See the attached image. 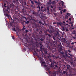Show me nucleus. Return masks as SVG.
<instances>
[{
    "instance_id": "f257e3e1",
    "label": "nucleus",
    "mask_w": 76,
    "mask_h": 76,
    "mask_svg": "<svg viewBox=\"0 0 76 76\" xmlns=\"http://www.w3.org/2000/svg\"><path fill=\"white\" fill-rule=\"evenodd\" d=\"M47 48H48V49L50 50V52L49 53L48 51L46 50L44 51V54H46L47 55L48 54V55H49L50 56V57H53L54 58V59H55L56 60H57V59L58 58V57L55 56L54 55H53V54L57 50L56 49V48H54V47H53L52 45H51V47L48 45Z\"/></svg>"
},
{
    "instance_id": "f03ea898",
    "label": "nucleus",
    "mask_w": 76,
    "mask_h": 76,
    "mask_svg": "<svg viewBox=\"0 0 76 76\" xmlns=\"http://www.w3.org/2000/svg\"><path fill=\"white\" fill-rule=\"evenodd\" d=\"M9 8L7 9L6 10V12L4 14L5 16H6L7 17H8V19H10V18L11 19L10 20H11L12 22H10V24L11 25V26H12V24L14 22V20L12 19V18L11 17V16H10V15H9V13L10 12H9Z\"/></svg>"
},
{
    "instance_id": "7ed1b4c3",
    "label": "nucleus",
    "mask_w": 76,
    "mask_h": 76,
    "mask_svg": "<svg viewBox=\"0 0 76 76\" xmlns=\"http://www.w3.org/2000/svg\"><path fill=\"white\" fill-rule=\"evenodd\" d=\"M50 67H53V66L54 68H58V63L56 62L53 61L51 62V65L50 66Z\"/></svg>"
},
{
    "instance_id": "20e7f679",
    "label": "nucleus",
    "mask_w": 76,
    "mask_h": 76,
    "mask_svg": "<svg viewBox=\"0 0 76 76\" xmlns=\"http://www.w3.org/2000/svg\"><path fill=\"white\" fill-rule=\"evenodd\" d=\"M71 66L69 65H66V67L67 69L69 70V72H74L76 71V69L74 68H70Z\"/></svg>"
},
{
    "instance_id": "39448f33",
    "label": "nucleus",
    "mask_w": 76,
    "mask_h": 76,
    "mask_svg": "<svg viewBox=\"0 0 76 76\" xmlns=\"http://www.w3.org/2000/svg\"><path fill=\"white\" fill-rule=\"evenodd\" d=\"M65 53L62 51L61 53V54L62 55L63 57H67V51L66 50L65 51Z\"/></svg>"
},
{
    "instance_id": "423d86ee",
    "label": "nucleus",
    "mask_w": 76,
    "mask_h": 76,
    "mask_svg": "<svg viewBox=\"0 0 76 76\" xmlns=\"http://www.w3.org/2000/svg\"><path fill=\"white\" fill-rule=\"evenodd\" d=\"M67 73H68L67 71H63L62 75H63V74L65 75V74H66V76H73L72 75L68 74Z\"/></svg>"
},
{
    "instance_id": "0eeeda50",
    "label": "nucleus",
    "mask_w": 76,
    "mask_h": 76,
    "mask_svg": "<svg viewBox=\"0 0 76 76\" xmlns=\"http://www.w3.org/2000/svg\"><path fill=\"white\" fill-rule=\"evenodd\" d=\"M58 46L60 47V48L58 49V51L59 52H60V51H62L63 49H62V46H61V44L60 42L59 44H58Z\"/></svg>"
},
{
    "instance_id": "6e6552de",
    "label": "nucleus",
    "mask_w": 76,
    "mask_h": 76,
    "mask_svg": "<svg viewBox=\"0 0 76 76\" xmlns=\"http://www.w3.org/2000/svg\"><path fill=\"white\" fill-rule=\"evenodd\" d=\"M53 38L54 40V42H57V39H60V37H56V36H53Z\"/></svg>"
},
{
    "instance_id": "1a4fd4ad",
    "label": "nucleus",
    "mask_w": 76,
    "mask_h": 76,
    "mask_svg": "<svg viewBox=\"0 0 76 76\" xmlns=\"http://www.w3.org/2000/svg\"><path fill=\"white\" fill-rule=\"evenodd\" d=\"M39 11L40 12H44V7L42 6L41 7L40 9H39Z\"/></svg>"
},
{
    "instance_id": "9d476101",
    "label": "nucleus",
    "mask_w": 76,
    "mask_h": 76,
    "mask_svg": "<svg viewBox=\"0 0 76 76\" xmlns=\"http://www.w3.org/2000/svg\"><path fill=\"white\" fill-rule=\"evenodd\" d=\"M71 15V14H70L69 13H66L65 15V18L66 19H67L68 18V17L69 16H70Z\"/></svg>"
},
{
    "instance_id": "9b49d317",
    "label": "nucleus",
    "mask_w": 76,
    "mask_h": 76,
    "mask_svg": "<svg viewBox=\"0 0 76 76\" xmlns=\"http://www.w3.org/2000/svg\"><path fill=\"white\" fill-rule=\"evenodd\" d=\"M35 26L36 28H37V31H38L39 29V26L38 25L36 24H35Z\"/></svg>"
},
{
    "instance_id": "f8f14e48",
    "label": "nucleus",
    "mask_w": 76,
    "mask_h": 76,
    "mask_svg": "<svg viewBox=\"0 0 76 76\" xmlns=\"http://www.w3.org/2000/svg\"><path fill=\"white\" fill-rule=\"evenodd\" d=\"M37 22L39 24H42V23L41 21V20H36Z\"/></svg>"
},
{
    "instance_id": "ddd939ff",
    "label": "nucleus",
    "mask_w": 76,
    "mask_h": 76,
    "mask_svg": "<svg viewBox=\"0 0 76 76\" xmlns=\"http://www.w3.org/2000/svg\"><path fill=\"white\" fill-rule=\"evenodd\" d=\"M52 2H51V0H49L48 2V5L49 6H51L52 4Z\"/></svg>"
},
{
    "instance_id": "4468645a",
    "label": "nucleus",
    "mask_w": 76,
    "mask_h": 76,
    "mask_svg": "<svg viewBox=\"0 0 76 76\" xmlns=\"http://www.w3.org/2000/svg\"><path fill=\"white\" fill-rule=\"evenodd\" d=\"M40 50H43V48H42V46H43V45H42V43H40Z\"/></svg>"
},
{
    "instance_id": "2eb2a0df",
    "label": "nucleus",
    "mask_w": 76,
    "mask_h": 76,
    "mask_svg": "<svg viewBox=\"0 0 76 76\" xmlns=\"http://www.w3.org/2000/svg\"><path fill=\"white\" fill-rule=\"evenodd\" d=\"M12 30H13L14 31H15L16 32H19V29H17V30H16V29H15V28H12Z\"/></svg>"
},
{
    "instance_id": "dca6fc26",
    "label": "nucleus",
    "mask_w": 76,
    "mask_h": 76,
    "mask_svg": "<svg viewBox=\"0 0 76 76\" xmlns=\"http://www.w3.org/2000/svg\"><path fill=\"white\" fill-rule=\"evenodd\" d=\"M40 18H41V19H42V20H45V17L42 15L40 17Z\"/></svg>"
},
{
    "instance_id": "f3484780",
    "label": "nucleus",
    "mask_w": 76,
    "mask_h": 76,
    "mask_svg": "<svg viewBox=\"0 0 76 76\" xmlns=\"http://www.w3.org/2000/svg\"><path fill=\"white\" fill-rule=\"evenodd\" d=\"M59 35V34H58V32H57V34L56 33L54 34L55 37H60Z\"/></svg>"
},
{
    "instance_id": "a211bd4d",
    "label": "nucleus",
    "mask_w": 76,
    "mask_h": 76,
    "mask_svg": "<svg viewBox=\"0 0 76 76\" xmlns=\"http://www.w3.org/2000/svg\"><path fill=\"white\" fill-rule=\"evenodd\" d=\"M42 66H43L44 67H45L46 69H47L48 70L49 69V68H48V67H47V65H43Z\"/></svg>"
},
{
    "instance_id": "6ab92c4d",
    "label": "nucleus",
    "mask_w": 76,
    "mask_h": 76,
    "mask_svg": "<svg viewBox=\"0 0 76 76\" xmlns=\"http://www.w3.org/2000/svg\"><path fill=\"white\" fill-rule=\"evenodd\" d=\"M13 2L15 4H17L18 3V0H14L13 1Z\"/></svg>"
},
{
    "instance_id": "aec40b11",
    "label": "nucleus",
    "mask_w": 76,
    "mask_h": 76,
    "mask_svg": "<svg viewBox=\"0 0 76 76\" xmlns=\"http://www.w3.org/2000/svg\"><path fill=\"white\" fill-rule=\"evenodd\" d=\"M34 53H33V54L34 56H37V53L35 50H34Z\"/></svg>"
},
{
    "instance_id": "412c9836",
    "label": "nucleus",
    "mask_w": 76,
    "mask_h": 76,
    "mask_svg": "<svg viewBox=\"0 0 76 76\" xmlns=\"http://www.w3.org/2000/svg\"><path fill=\"white\" fill-rule=\"evenodd\" d=\"M62 24H63L62 23H59V22H58L57 23V26H58L59 25H60V26H62Z\"/></svg>"
},
{
    "instance_id": "4be33fe9",
    "label": "nucleus",
    "mask_w": 76,
    "mask_h": 76,
    "mask_svg": "<svg viewBox=\"0 0 76 76\" xmlns=\"http://www.w3.org/2000/svg\"><path fill=\"white\" fill-rule=\"evenodd\" d=\"M70 42L71 43V45H75V44H76V42H72V41H70Z\"/></svg>"
},
{
    "instance_id": "5701e85b",
    "label": "nucleus",
    "mask_w": 76,
    "mask_h": 76,
    "mask_svg": "<svg viewBox=\"0 0 76 76\" xmlns=\"http://www.w3.org/2000/svg\"><path fill=\"white\" fill-rule=\"evenodd\" d=\"M72 34H75V36L76 37V31L75 30H74L72 31Z\"/></svg>"
},
{
    "instance_id": "b1692460",
    "label": "nucleus",
    "mask_w": 76,
    "mask_h": 76,
    "mask_svg": "<svg viewBox=\"0 0 76 76\" xmlns=\"http://www.w3.org/2000/svg\"><path fill=\"white\" fill-rule=\"evenodd\" d=\"M67 56H68L69 58H71V57H72L73 56L72 55V54L71 55L69 54L68 55H67Z\"/></svg>"
},
{
    "instance_id": "393cba45",
    "label": "nucleus",
    "mask_w": 76,
    "mask_h": 76,
    "mask_svg": "<svg viewBox=\"0 0 76 76\" xmlns=\"http://www.w3.org/2000/svg\"><path fill=\"white\" fill-rule=\"evenodd\" d=\"M71 65L72 67H75V64H74L73 62H71Z\"/></svg>"
},
{
    "instance_id": "a878e982",
    "label": "nucleus",
    "mask_w": 76,
    "mask_h": 76,
    "mask_svg": "<svg viewBox=\"0 0 76 76\" xmlns=\"http://www.w3.org/2000/svg\"><path fill=\"white\" fill-rule=\"evenodd\" d=\"M40 60V62L41 63H42V62H43L44 61V59H42V58H40L39 57V58Z\"/></svg>"
},
{
    "instance_id": "bb28decb",
    "label": "nucleus",
    "mask_w": 76,
    "mask_h": 76,
    "mask_svg": "<svg viewBox=\"0 0 76 76\" xmlns=\"http://www.w3.org/2000/svg\"><path fill=\"white\" fill-rule=\"evenodd\" d=\"M41 65L42 66H43V65L45 64V61H44V62H42L41 63Z\"/></svg>"
},
{
    "instance_id": "cd10ccee",
    "label": "nucleus",
    "mask_w": 76,
    "mask_h": 76,
    "mask_svg": "<svg viewBox=\"0 0 76 76\" xmlns=\"http://www.w3.org/2000/svg\"><path fill=\"white\" fill-rule=\"evenodd\" d=\"M24 22L26 24H28V23H29V22L28 20H27V21H24Z\"/></svg>"
},
{
    "instance_id": "c85d7f7f",
    "label": "nucleus",
    "mask_w": 76,
    "mask_h": 76,
    "mask_svg": "<svg viewBox=\"0 0 76 76\" xmlns=\"http://www.w3.org/2000/svg\"><path fill=\"white\" fill-rule=\"evenodd\" d=\"M53 30H54V29L53 28L50 29V33H53Z\"/></svg>"
},
{
    "instance_id": "c756f323",
    "label": "nucleus",
    "mask_w": 76,
    "mask_h": 76,
    "mask_svg": "<svg viewBox=\"0 0 76 76\" xmlns=\"http://www.w3.org/2000/svg\"><path fill=\"white\" fill-rule=\"evenodd\" d=\"M61 2L62 3V5H63V6H64V8H65L66 6L65 5L63 6V4H64V2H63V1H61Z\"/></svg>"
},
{
    "instance_id": "7c9ffc66",
    "label": "nucleus",
    "mask_w": 76,
    "mask_h": 76,
    "mask_svg": "<svg viewBox=\"0 0 76 76\" xmlns=\"http://www.w3.org/2000/svg\"><path fill=\"white\" fill-rule=\"evenodd\" d=\"M25 12H26V10L25 9H24L23 8L22 9V12H23V13H25Z\"/></svg>"
},
{
    "instance_id": "2f4dec72",
    "label": "nucleus",
    "mask_w": 76,
    "mask_h": 76,
    "mask_svg": "<svg viewBox=\"0 0 76 76\" xmlns=\"http://www.w3.org/2000/svg\"><path fill=\"white\" fill-rule=\"evenodd\" d=\"M46 9L47 10V12H49V9H50V8L49 7H47L46 8Z\"/></svg>"
},
{
    "instance_id": "473e14b6",
    "label": "nucleus",
    "mask_w": 76,
    "mask_h": 76,
    "mask_svg": "<svg viewBox=\"0 0 76 76\" xmlns=\"http://www.w3.org/2000/svg\"><path fill=\"white\" fill-rule=\"evenodd\" d=\"M72 39H76V36L75 37L72 36Z\"/></svg>"
},
{
    "instance_id": "72a5a7b5",
    "label": "nucleus",
    "mask_w": 76,
    "mask_h": 76,
    "mask_svg": "<svg viewBox=\"0 0 76 76\" xmlns=\"http://www.w3.org/2000/svg\"><path fill=\"white\" fill-rule=\"evenodd\" d=\"M32 13H33V15H36V12L34 11H33Z\"/></svg>"
},
{
    "instance_id": "f704fd0d",
    "label": "nucleus",
    "mask_w": 76,
    "mask_h": 76,
    "mask_svg": "<svg viewBox=\"0 0 76 76\" xmlns=\"http://www.w3.org/2000/svg\"><path fill=\"white\" fill-rule=\"evenodd\" d=\"M61 30H62V31H65L66 29H65V28H61Z\"/></svg>"
},
{
    "instance_id": "c9c22d12",
    "label": "nucleus",
    "mask_w": 76,
    "mask_h": 76,
    "mask_svg": "<svg viewBox=\"0 0 76 76\" xmlns=\"http://www.w3.org/2000/svg\"><path fill=\"white\" fill-rule=\"evenodd\" d=\"M40 5H38V6H37V8L38 9H40Z\"/></svg>"
},
{
    "instance_id": "e433bc0d",
    "label": "nucleus",
    "mask_w": 76,
    "mask_h": 76,
    "mask_svg": "<svg viewBox=\"0 0 76 76\" xmlns=\"http://www.w3.org/2000/svg\"><path fill=\"white\" fill-rule=\"evenodd\" d=\"M48 36L49 38H51V35L50 34H48Z\"/></svg>"
},
{
    "instance_id": "4c0bfd02",
    "label": "nucleus",
    "mask_w": 76,
    "mask_h": 76,
    "mask_svg": "<svg viewBox=\"0 0 76 76\" xmlns=\"http://www.w3.org/2000/svg\"><path fill=\"white\" fill-rule=\"evenodd\" d=\"M52 4H55V3H56V1H52Z\"/></svg>"
},
{
    "instance_id": "58836bf2",
    "label": "nucleus",
    "mask_w": 76,
    "mask_h": 76,
    "mask_svg": "<svg viewBox=\"0 0 76 76\" xmlns=\"http://www.w3.org/2000/svg\"><path fill=\"white\" fill-rule=\"evenodd\" d=\"M36 51H37V52H40V51H41V50H39L36 49Z\"/></svg>"
},
{
    "instance_id": "ea45409f",
    "label": "nucleus",
    "mask_w": 76,
    "mask_h": 76,
    "mask_svg": "<svg viewBox=\"0 0 76 76\" xmlns=\"http://www.w3.org/2000/svg\"><path fill=\"white\" fill-rule=\"evenodd\" d=\"M31 1V3H32L33 4H34V1Z\"/></svg>"
},
{
    "instance_id": "a19ab883",
    "label": "nucleus",
    "mask_w": 76,
    "mask_h": 76,
    "mask_svg": "<svg viewBox=\"0 0 76 76\" xmlns=\"http://www.w3.org/2000/svg\"><path fill=\"white\" fill-rule=\"evenodd\" d=\"M62 40H63V41H66V39L65 38H63Z\"/></svg>"
},
{
    "instance_id": "79ce46f5",
    "label": "nucleus",
    "mask_w": 76,
    "mask_h": 76,
    "mask_svg": "<svg viewBox=\"0 0 76 76\" xmlns=\"http://www.w3.org/2000/svg\"><path fill=\"white\" fill-rule=\"evenodd\" d=\"M44 11H45V12H47V8H44Z\"/></svg>"
},
{
    "instance_id": "37998d69",
    "label": "nucleus",
    "mask_w": 76,
    "mask_h": 76,
    "mask_svg": "<svg viewBox=\"0 0 76 76\" xmlns=\"http://www.w3.org/2000/svg\"><path fill=\"white\" fill-rule=\"evenodd\" d=\"M17 15L19 17L20 16V14L19 13H18Z\"/></svg>"
},
{
    "instance_id": "c03bdc74",
    "label": "nucleus",
    "mask_w": 76,
    "mask_h": 76,
    "mask_svg": "<svg viewBox=\"0 0 76 76\" xmlns=\"http://www.w3.org/2000/svg\"><path fill=\"white\" fill-rule=\"evenodd\" d=\"M31 7H32V8H34V5H32L31 6Z\"/></svg>"
},
{
    "instance_id": "a18cd8bd",
    "label": "nucleus",
    "mask_w": 76,
    "mask_h": 76,
    "mask_svg": "<svg viewBox=\"0 0 76 76\" xmlns=\"http://www.w3.org/2000/svg\"><path fill=\"white\" fill-rule=\"evenodd\" d=\"M40 40L42 41H44V39H42V38L40 39Z\"/></svg>"
},
{
    "instance_id": "49530a36",
    "label": "nucleus",
    "mask_w": 76,
    "mask_h": 76,
    "mask_svg": "<svg viewBox=\"0 0 76 76\" xmlns=\"http://www.w3.org/2000/svg\"><path fill=\"white\" fill-rule=\"evenodd\" d=\"M22 24L23 26H25V25L24 24V23H23V22L22 23Z\"/></svg>"
},
{
    "instance_id": "de8ad7c7",
    "label": "nucleus",
    "mask_w": 76,
    "mask_h": 76,
    "mask_svg": "<svg viewBox=\"0 0 76 76\" xmlns=\"http://www.w3.org/2000/svg\"><path fill=\"white\" fill-rule=\"evenodd\" d=\"M50 7V8H51V9H53L54 7V6H52V5H51V7Z\"/></svg>"
},
{
    "instance_id": "09e8293b",
    "label": "nucleus",
    "mask_w": 76,
    "mask_h": 76,
    "mask_svg": "<svg viewBox=\"0 0 76 76\" xmlns=\"http://www.w3.org/2000/svg\"><path fill=\"white\" fill-rule=\"evenodd\" d=\"M73 46H72V47H71V50H73V48H73Z\"/></svg>"
},
{
    "instance_id": "8fccbe9b",
    "label": "nucleus",
    "mask_w": 76,
    "mask_h": 76,
    "mask_svg": "<svg viewBox=\"0 0 76 76\" xmlns=\"http://www.w3.org/2000/svg\"><path fill=\"white\" fill-rule=\"evenodd\" d=\"M66 31H69V29L68 28H66Z\"/></svg>"
},
{
    "instance_id": "3c124183",
    "label": "nucleus",
    "mask_w": 76,
    "mask_h": 76,
    "mask_svg": "<svg viewBox=\"0 0 76 76\" xmlns=\"http://www.w3.org/2000/svg\"><path fill=\"white\" fill-rule=\"evenodd\" d=\"M24 5H26V2H24Z\"/></svg>"
},
{
    "instance_id": "603ef678",
    "label": "nucleus",
    "mask_w": 76,
    "mask_h": 76,
    "mask_svg": "<svg viewBox=\"0 0 76 76\" xmlns=\"http://www.w3.org/2000/svg\"><path fill=\"white\" fill-rule=\"evenodd\" d=\"M67 47H69L70 46V44H68V45H66Z\"/></svg>"
},
{
    "instance_id": "864d4df0",
    "label": "nucleus",
    "mask_w": 76,
    "mask_h": 76,
    "mask_svg": "<svg viewBox=\"0 0 76 76\" xmlns=\"http://www.w3.org/2000/svg\"><path fill=\"white\" fill-rule=\"evenodd\" d=\"M28 32V31L27 30H26V33H27Z\"/></svg>"
},
{
    "instance_id": "5fc2aeb1",
    "label": "nucleus",
    "mask_w": 76,
    "mask_h": 76,
    "mask_svg": "<svg viewBox=\"0 0 76 76\" xmlns=\"http://www.w3.org/2000/svg\"><path fill=\"white\" fill-rule=\"evenodd\" d=\"M68 51L69 53H71V50H68Z\"/></svg>"
},
{
    "instance_id": "6e6d98bb",
    "label": "nucleus",
    "mask_w": 76,
    "mask_h": 76,
    "mask_svg": "<svg viewBox=\"0 0 76 76\" xmlns=\"http://www.w3.org/2000/svg\"><path fill=\"white\" fill-rule=\"evenodd\" d=\"M69 21H71V20H72V19L71 18H69Z\"/></svg>"
},
{
    "instance_id": "4d7b16f0",
    "label": "nucleus",
    "mask_w": 76,
    "mask_h": 76,
    "mask_svg": "<svg viewBox=\"0 0 76 76\" xmlns=\"http://www.w3.org/2000/svg\"><path fill=\"white\" fill-rule=\"evenodd\" d=\"M40 32H39V34H40V32L41 33H42V31H41V30H40Z\"/></svg>"
},
{
    "instance_id": "13d9d810",
    "label": "nucleus",
    "mask_w": 76,
    "mask_h": 76,
    "mask_svg": "<svg viewBox=\"0 0 76 76\" xmlns=\"http://www.w3.org/2000/svg\"><path fill=\"white\" fill-rule=\"evenodd\" d=\"M4 4V7H7V6H6V4Z\"/></svg>"
},
{
    "instance_id": "bf43d9fd",
    "label": "nucleus",
    "mask_w": 76,
    "mask_h": 76,
    "mask_svg": "<svg viewBox=\"0 0 76 76\" xmlns=\"http://www.w3.org/2000/svg\"><path fill=\"white\" fill-rule=\"evenodd\" d=\"M47 31H48V32H50V30L48 29V30H47Z\"/></svg>"
},
{
    "instance_id": "052dcab7",
    "label": "nucleus",
    "mask_w": 76,
    "mask_h": 76,
    "mask_svg": "<svg viewBox=\"0 0 76 76\" xmlns=\"http://www.w3.org/2000/svg\"><path fill=\"white\" fill-rule=\"evenodd\" d=\"M73 50H74V51H76V49L74 48H73Z\"/></svg>"
},
{
    "instance_id": "680f3d73",
    "label": "nucleus",
    "mask_w": 76,
    "mask_h": 76,
    "mask_svg": "<svg viewBox=\"0 0 76 76\" xmlns=\"http://www.w3.org/2000/svg\"><path fill=\"white\" fill-rule=\"evenodd\" d=\"M24 29H25V27H23V29H22L23 31L24 30Z\"/></svg>"
},
{
    "instance_id": "e2e57ef3",
    "label": "nucleus",
    "mask_w": 76,
    "mask_h": 76,
    "mask_svg": "<svg viewBox=\"0 0 76 76\" xmlns=\"http://www.w3.org/2000/svg\"><path fill=\"white\" fill-rule=\"evenodd\" d=\"M61 28H64V26H61Z\"/></svg>"
},
{
    "instance_id": "0e129e2a",
    "label": "nucleus",
    "mask_w": 76,
    "mask_h": 76,
    "mask_svg": "<svg viewBox=\"0 0 76 76\" xmlns=\"http://www.w3.org/2000/svg\"><path fill=\"white\" fill-rule=\"evenodd\" d=\"M65 34V33L64 32H63L62 34V35H64Z\"/></svg>"
},
{
    "instance_id": "69168bd1",
    "label": "nucleus",
    "mask_w": 76,
    "mask_h": 76,
    "mask_svg": "<svg viewBox=\"0 0 76 76\" xmlns=\"http://www.w3.org/2000/svg\"><path fill=\"white\" fill-rule=\"evenodd\" d=\"M53 25H54V24H57V23H55V22H54L53 23Z\"/></svg>"
},
{
    "instance_id": "338daca9",
    "label": "nucleus",
    "mask_w": 76,
    "mask_h": 76,
    "mask_svg": "<svg viewBox=\"0 0 76 76\" xmlns=\"http://www.w3.org/2000/svg\"><path fill=\"white\" fill-rule=\"evenodd\" d=\"M35 3H38V2H37V1H35Z\"/></svg>"
},
{
    "instance_id": "774afa93",
    "label": "nucleus",
    "mask_w": 76,
    "mask_h": 76,
    "mask_svg": "<svg viewBox=\"0 0 76 76\" xmlns=\"http://www.w3.org/2000/svg\"><path fill=\"white\" fill-rule=\"evenodd\" d=\"M38 41H39V40H40L39 38H38Z\"/></svg>"
}]
</instances>
